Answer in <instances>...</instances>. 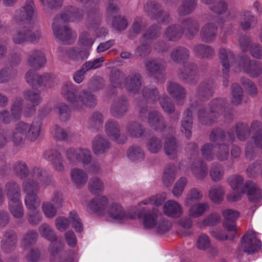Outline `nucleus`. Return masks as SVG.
Masks as SVG:
<instances>
[{
    "label": "nucleus",
    "mask_w": 262,
    "mask_h": 262,
    "mask_svg": "<svg viewBox=\"0 0 262 262\" xmlns=\"http://www.w3.org/2000/svg\"><path fill=\"white\" fill-rule=\"evenodd\" d=\"M41 126V122L37 120L33 121L31 124L20 121L15 124L14 129L11 130L9 139H11L16 146L24 144L26 139L35 142L40 135Z\"/></svg>",
    "instance_id": "obj_1"
},
{
    "label": "nucleus",
    "mask_w": 262,
    "mask_h": 262,
    "mask_svg": "<svg viewBox=\"0 0 262 262\" xmlns=\"http://www.w3.org/2000/svg\"><path fill=\"white\" fill-rule=\"evenodd\" d=\"M144 10L151 20L157 21L159 24L167 25L172 21L170 13L157 1H148L144 5Z\"/></svg>",
    "instance_id": "obj_2"
},
{
    "label": "nucleus",
    "mask_w": 262,
    "mask_h": 262,
    "mask_svg": "<svg viewBox=\"0 0 262 262\" xmlns=\"http://www.w3.org/2000/svg\"><path fill=\"white\" fill-rule=\"evenodd\" d=\"M40 31L33 29L31 27L24 26L16 29L13 33L12 40L16 45L26 43H37L41 38Z\"/></svg>",
    "instance_id": "obj_3"
},
{
    "label": "nucleus",
    "mask_w": 262,
    "mask_h": 262,
    "mask_svg": "<svg viewBox=\"0 0 262 262\" xmlns=\"http://www.w3.org/2000/svg\"><path fill=\"white\" fill-rule=\"evenodd\" d=\"M180 80L186 84L195 85L199 80V70L193 62H185L178 70Z\"/></svg>",
    "instance_id": "obj_4"
},
{
    "label": "nucleus",
    "mask_w": 262,
    "mask_h": 262,
    "mask_svg": "<svg viewBox=\"0 0 262 262\" xmlns=\"http://www.w3.org/2000/svg\"><path fill=\"white\" fill-rule=\"evenodd\" d=\"M35 8L33 1L27 0L23 6L15 11L13 20L20 25L29 24L33 18Z\"/></svg>",
    "instance_id": "obj_5"
},
{
    "label": "nucleus",
    "mask_w": 262,
    "mask_h": 262,
    "mask_svg": "<svg viewBox=\"0 0 262 262\" xmlns=\"http://www.w3.org/2000/svg\"><path fill=\"white\" fill-rule=\"evenodd\" d=\"M105 133L109 138L118 144H124L128 140L124 133H122L119 123L113 119H108L104 125Z\"/></svg>",
    "instance_id": "obj_6"
},
{
    "label": "nucleus",
    "mask_w": 262,
    "mask_h": 262,
    "mask_svg": "<svg viewBox=\"0 0 262 262\" xmlns=\"http://www.w3.org/2000/svg\"><path fill=\"white\" fill-rule=\"evenodd\" d=\"M256 233L248 231L242 237L241 245L238 247L240 251L251 254L257 251L262 246L260 240L256 238Z\"/></svg>",
    "instance_id": "obj_7"
},
{
    "label": "nucleus",
    "mask_w": 262,
    "mask_h": 262,
    "mask_svg": "<svg viewBox=\"0 0 262 262\" xmlns=\"http://www.w3.org/2000/svg\"><path fill=\"white\" fill-rule=\"evenodd\" d=\"M208 108L210 113L216 115L217 119L220 116L230 115L232 108L228 101L225 98H216L208 103Z\"/></svg>",
    "instance_id": "obj_8"
},
{
    "label": "nucleus",
    "mask_w": 262,
    "mask_h": 262,
    "mask_svg": "<svg viewBox=\"0 0 262 262\" xmlns=\"http://www.w3.org/2000/svg\"><path fill=\"white\" fill-rule=\"evenodd\" d=\"M240 68L251 78H257L262 74V62L242 57L239 63Z\"/></svg>",
    "instance_id": "obj_9"
},
{
    "label": "nucleus",
    "mask_w": 262,
    "mask_h": 262,
    "mask_svg": "<svg viewBox=\"0 0 262 262\" xmlns=\"http://www.w3.org/2000/svg\"><path fill=\"white\" fill-rule=\"evenodd\" d=\"M215 84L211 78L202 80L196 89V97L202 101L207 100L212 97L214 93Z\"/></svg>",
    "instance_id": "obj_10"
},
{
    "label": "nucleus",
    "mask_w": 262,
    "mask_h": 262,
    "mask_svg": "<svg viewBox=\"0 0 262 262\" xmlns=\"http://www.w3.org/2000/svg\"><path fill=\"white\" fill-rule=\"evenodd\" d=\"M146 73L149 77L162 75L166 69L165 62L159 58H150L144 62Z\"/></svg>",
    "instance_id": "obj_11"
},
{
    "label": "nucleus",
    "mask_w": 262,
    "mask_h": 262,
    "mask_svg": "<svg viewBox=\"0 0 262 262\" xmlns=\"http://www.w3.org/2000/svg\"><path fill=\"white\" fill-rule=\"evenodd\" d=\"M76 2L82 4L92 6L91 9L86 6L88 9V17L86 25L89 28H95L99 25L101 18V15L98 12V8L96 3L91 2V0H75Z\"/></svg>",
    "instance_id": "obj_12"
},
{
    "label": "nucleus",
    "mask_w": 262,
    "mask_h": 262,
    "mask_svg": "<svg viewBox=\"0 0 262 262\" xmlns=\"http://www.w3.org/2000/svg\"><path fill=\"white\" fill-rule=\"evenodd\" d=\"M104 61V57H100L93 61L85 62L81 67V68L76 71L73 74L74 81L77 83L82 82L84 79V75L86 72L100 68L101 66V63Z\"/></svg>",
    "instance_id": "obj_13"
},
{
    "label": "nucleus",
    "mask_w": 262,
    "mask_h": 262,
    "mask_svg": "<svg viewBox=\"0 0 262 262\" xmlns=\"http://www.w3.org/2000/svg\"><path fill=\"white\" fill-rule=\"evenodd\" d=\"M235 139V135L233 131L226 133L225 131L219 128H215L212 130L209 136V140L217 144H231Z\"/></svg>",
    "instance_id": "obj_14"
},
{
    "label": "nucleus",
    "mask_w": 262,
    "mask_h": 262,
    "mask_svg": "<svg viewBox=\"0 0 262 262\" xmlns=\"http://www.w3.org/2000/svg\"><path fill=\"white\" fill-rule=\"evenodd\" d=\"M18 241L17 233L12 229L6 230L3 234L1 242L2 250L6 253H10L16 247Z\"/></svg>",
    "instance_id": "obj_15"
},
{
    "label": "nucleus",
    "mask_w": 262,
    "mask_h": 262,
    "mask_svg": "<svg viewBox=\"0 0 262 262\" xmlns=\"http://www.w3.org/2000/svg\"><path fill=\"white\" fill-rule=\"evenodd\" d=\"M166 90L170 96L179 105H182L187 96L186 89L178 83L168 81Z\"/></svg>",
    "instance_id": "obj_16"
},
{
    "label": "nucleus",
    "mask_w": 262,
    "mask_h": 262,
    "mask_svg": "<svg viewBox=\"0 0 262 262\" xmlns=\"http://www.w3.org/2000/svg\"><path fill=\"white\" fill-rule=\"evenodd\" d=\"M129 103L125 96H121L116 99L111 105L110 112L116 118H122L127 112Z\"/></svg>",
    "instance_id": "obj_17"
},
{
    "label": "nucleus",
    "mask_w": 262,
    "mask_h": 262,
    "mask_svg": "<svg viewBox=\"0 0 262 262\" xmlns=\"http://www.w3.org/2000/svg\"><path fill=\"white\" fill-rule=\"evenodd\" d=\"M96 104V97L90 92L82 90L78 94V97L73 108L77 110H81L83 106L92 108Z\"/></svg>",
    "instance_id": "obj_18"
},
{
    "label": "nucleus",
    "mask_w": 262,
    "mask_h": 262,
    "mask_svg": "<svg viewBox=\"0 0 262 262\" xmlns=\"http://www.w3.org/2000/svg\"><path fill=\"white\" fill-rule=\"evenodd\" d=\"M43 158L51 162L53 168L57 171L62 172L64 169L63 160L60 152L55 149H49L44 151Z\"/></svg>",
    "instance_id": "obj_19"
},
{
    "label": "nucleus",
    "mask_w": 262,
    "mask_h": 262,
    "mask_svg": "<svg viewBox=\"0 0 262 262\" xmlns=\"http://www.w3.org/2000/svg\"><path fill=\"white\" fill-rule=\"evenodd\" d=\"M142 77L139 72H133L124 80L126 90L133 94L138 93L142 85Z\"/></svg>",
    "instance_id": "obj_20"
},
{
    "label": "nucleus",
    "mask_w": 262,
    "mask_h": 262,
    "mask_svg": "<svg viewBox=\"0 0 262 262\" xmlns=\"http://www.w3.org/2000/svg\"><path fill=\"white\" fill-rule=\"evenodd\" d=\"M29 174L31 176L30 179L37 181L46 186L53 184L54 183L52 175L45 169L38 166H34L30 172L29 171Z\"/></svg>",
    "instance_id": "obj_21"
},
{
    "label": "nucleus",
    "mask_w": 262,
    "mask_h": 262,
    "mask_svg": "<svg viewBox=\"0 0 262 262\" xmlns=\"http://www.w3.org/2000/svg\"><path fill=\"white\" fill-rule=\"evenodd\" d=\"M247 193L252 203H257L262 200V190L251 181H246L242 189V193Z\"/></svg>",
    "instance_id": "obj_22"
},
{
    "label": "nucleus",
    "mask_w": 262,
    "mask_h": 262,
    "mask_svg": "<svg viewBox=\"0 0 262 262\" xmlns=\"http://www.w3.org/2000/svg\"><path fill=\"white\" fill-rule=\"evenodd\" d=\"M181 26L183 35L190 39L196 35L200 27L199 21L192 17L185 18L182 21Z\"/></svg>",
    "instance_id": "obj_23"
},
{
    "label": "nucleus",
    "mask_w": 262,
    "mask_h": 262,
    "mask_svg": "<svg viewBox=\"0 0 262 262\" xmlns=\"http://www.w3.org/2000/svg\"><path fill=\"white\" fill-rule=\"evenodd\" d=\"M125 129L126 135L134 139L142 138L146 132V128L144 125L135 120L129 121L125 125Z\"/></svg>",
    "instance_id": "obj_24"
},
{
    "label": "nucleus",
    "mask_w": 262,
    "mask_h": 262,
    "mask_svg": "<svg viewBox=\"0 0 262 262\" xmlns=\"http://www.w3.org/2000/svg\"><path fill=\"white\" fill-rule=\"evenodd\" d=\"M220 61L223 67V72L226 74L229 72L230 67L235 61V56L234 53L229 49L221 48L219 50Z\"/></svg>",
    "instance_id": "obj_25"
},
{
    "label": "nucleus",
    "mask_w": 262,
    "mask_h": 262,
    "mask_svg": "<svg viewBox=\"0 0 262 262\" xmlns=\"http://www.w3.org/2000/svg\"><path fill=\"white\" fill-rule=\"evenodd\" d=\"M27 62L30 67L39 69L44 66L46 58L42 51L34 49L28 53Z\"/></svg>",
    "instance_id": "obj_26"
},
{
    "label": "nucleus",
    "mask_w": 262,
    "mask_h": 262,
    "mask_svg": "<svg viewBox=\"0 0 262 262\" xmlns=\"http://www.w3.org/2000/svg\"><path fill=\"white\" fill-rule=\"evenodd\" d=\"M217 34V27L212 23H207L201 28L200 36L201 40L207 43L214 41Z\"/></svg>",
    "instance_id": "obj_27"
},
{
    "label": "nucleus",
    "mask_w": 262,
    "mask_h": 262,
    "mask_svg": "<svg viewBox=\"0 0 262 262\" xmlns=\"http://www.w3.org/2000/svg\"><path fill=\"white\" fill-rule=\"evenodd\" d=\"M138 217L143 219V225L146 228H152L158 221V214L155 208L151 210L143 208L138 213Z\"/></svg>",
    "instance_id": "obj_28"
},
{
    "label": "nucleus",
    "mask_w": 262,
    "mask_h": 262,
    "mask_svg": "<svg viewBox=\"0 0 262 262\" xmlns=\"http://www.w3.org/2000/svg\"><path fill=\"white\" fill-rule=\"evenodd\" d=\"M165 154L170 159H174L180 154L181 147L174 137L166 139L163 145Z\"/></svg>",
    "instance_id": "obj_29"
},
{
    "label": "nucleus",
    "mask_w": 262,
    "mask_h": 262,
    "mask_svg": "<svg viewBox=\"0 0 262 262\" xmlns=\"http://www.w3.org/2000/svg\"><path fill=\"white\" fill-rule=\"evenodd\" d=\"M148 123L156 131L163 132L166 128V123L163 115L158 111H152L148 114Z\"/></svg>",
    "instance_id": "obj_30"
},
{
    "label": "nucleus",
    "mask_w": 262,
    "mask_h": 262,
    "mask_svg": "<svg viewBox=\"0 0 262 262\" xmlns=\"http://www.w3.org/2000/svg\"><path fill=\"white\" fill-rule=\"evenodd\" d=\"M181 25L172 24L167 26L163 32V37L169 41L176 42L180 40L183 35Z\"/></svg>",
    "instance_id": "obj_31"
},
{
    "label": "nucleus",
    "mask_w": 262,
    "mask_h": 262,
    "mask_svg": "<svg viewBox=\"0 0 262 262\" xmlns=\"http://www.w3.org/2000/svg\"><path fill=\"white\" fill-rule=\"evenodd\" d=\"M111 146V142L103 136L97 135L92 142V149L97 155L105 153Z\"/></svg>",
    "instance_id": "obj_32"
},
{
    "label": "nucleus",
    "mask_w": 262,
    "mask_h": 262,
    "mask_svg": "<svg viewBox=\"0 0 262 262\" xmlns=\"http://www.w3.org/2000/svg\"><path fill=\"white\" fill-rule=\"evenodd\" d=\"M77 86L70 82L65 83L61 89L62 96L67 101L71 103L73 107L78 97V95L77 94Z\"/></svg>",
    "instance_id": "obj_33"
},
{
    "label": "nucleus",
    "mask_w": 262,
    "mask_h": 262,
    "mask_svg": "<svg viewBox=\"0 0 262 262\" xmlns=\"http://www.w3.org/2000/svg\"><path fill=\"white\" fill-rule=\"evenodd\" d=\"M181 131L187 139L191 137V129L193 124L192 112L190 108H187L184 112L181 121Z\"/></svg>",
    "instance_id": "obj_34"
},
{
    "label": "nucleus",
    "mask_w": 262,
    "mask_h": 262,
    "mask_svg": "<svg viewBox=\"0 0 262 262\" xmlns=\"http://www.w3.org/2000/svg\"><path fill=\"white\" fill-rule=\"evenodd\" d=\"M190 170L194 176L198 179L203 180L207 176L208 168L206 164L200 159H195L193 161Z\"/></svg>",
    "instance_id": "obj_35"
},
{
    "label": "nucleus",
    "mask_w": 262,
    "mask_h": 262,
    "mask_svg": "<svg viewBox=\"0 0 262 262\" xmlns=\"http://www.w3.org/2000/svg\"><path fill=\"white\" fill-rule=\"evenodd\" d=\"M5 192L8 201L16 200L21 198V188L17 182L9 180L5 185Z\"/></svg>",
    "instance_id": "obj_36"
},
{
    "label": "nucleus",
    "mask_w": 262,
    "mask_h": 262,
    "mask_svg": "<svg viewBox=\"0 0 262 262\" xmlns=\"http://www.w3.org/2000/svg\"><path fill=\"white\" fill-rule=\"evenodd\" d=\"M198 0H182L177 9L180 16H186L191 14L196 8Z\"/></svg>",
    "instance_id": "obj_37"
},
{
    "label": "nucleus",
    "mask_w": 262,
    "mask_h": 262,
    "mask_svg": "<svg viewBox=\"0 0 262 262\" xmlns=\"http://www.w3.org/2000/svg\"><path fill=\"white\" fill-rule=\"evenodd\" d=\"M38 236V233L35 230H28L22 236L20 242L21 248L24 250H27L33 246L36 243Z\"/></svg>",
    "instance_id": "obj_38"
},
{
    "label": "nucleus",
    "mask_w": 262,
    "mask_h": 262,
    "mask_svg": "<svg viewBox=\"0 0 262 262\" xmlns=\"http://www.w3.org/2000/svg\"><path fill=\"white\" fill-rule=\"evenodd\" d=\"M239 23L242 29L248 30L250 29L257 23V18L251 12L242 11L239 15Z\"/></svg>",
    "instance_id": "obj_39"
},
{
    "label": "nucleus",
    "mask_w": 262,
    "mask_h": 262,
    "mask_svg": "<svg viewBox=\"0 0 262 262\" xmlns=\"http://www.w3.org/2000/svg\"><path fill=\"white\" fill-rule=\"evenodd\" d=\"M189 56L190 51L183 46H178L173 49L170 53L171 60L176 63L187 60Z\"/></svg>",
    "instance_id": "obj_40"
},
{
    "label": "nucleus",
    "mask_w": 262,
    "mask_h": 262,
    "mask_svg": "<svg viewBox=\"0 0 262 262\" xmlns=\"http://www.w3.org/2000/svg\"><path fill=\"white\" fill-rule=\"evenodd\" d=\"M108 203L105 196H98L92 199L89 204V207L93 211L100 213L106 208Z\"/></svg>",
    "instance_id": "obj_41"
},
{
    "label": "nucleus",
    "mask_w": 262,
    "mask_h": 262,
    "mask_svg": "<svg viewBox=\"0 0 262 262\" xmlns=\"http://www.w3.org/2000/svg\"><path fill=\"white\" fill-rule=\"evenodd\" d=\"M108 203L105 196H98L92 199L89 204V207L93 211L100 213L106 208Z\"/></svg>",
    "instance_id": "obj_42"
},
{
    "label": "nucleus",
    "mask_w": 262,
    "mask_h": 262,
    "mask_svg": "<svg viewBox=\"0 0 262 262\" xmlns=\"http://www.w3.org/2000/svg\"><path fill=\"white\" fill-rule=\"evenodd\" d=\"M199 121L202 124L206 125H211L217 121L216 115H214L210 112H207L206 108L204 107H200L197 113Z\"/></svg>",
    "instance_id": "obj_43"
},
{
    "label": "nucleus",
    "mask_w": 262,
    "mask_h": 262,
    "mask_svg": "<svg viewBox=\"0 0 262 262\" xmlns=\"http://www.w3.org/2000/svg\"><path fill=\"white\" fill-rule=\"evenodd\" d=\"M177 173V168L174 165L169 164L164 169L162 177L163 184L167 187H170L174 181Z\"/></svg>",
    "instance_id": "obj_44"
},
{
    "label": "nucleus",
    "mask_w": 262,
    "mask_h": 262,
    "mask_svg": "<svg viewBox=\"0 0 262 262\" xmlns=\"http://www.w3.org/2000/svg\"><path fill=\"white\" fill-rule=\"evenodd\" d=\"M193 52L198 57L201 58H211L214 55V51L211 47L202 43L195 45Z\"/></svg>",
    "instance_id": "obj_45"
},
{
    "label": "nucleus",
    "mask_w": 262,
    "mask_h": 262,
    "mask_svg": "<svg viewBox=\"0 0 262 262\" xmlns=\"http://www.w3.org/2000/svg\"><path fill=\"white\" fill-rule=\"evenodd\" d=\"M201 2L209 5V9L213 12L218 14H225L228 10V5L223 0H219L213 3L214 0H201Z\"/></svg>",
    "instance_id": "obj_46"
},
{
    "label": "nucleus",
    "mask_w": 262,
    "mask_h": 262,
    "mask_svg": "<svg viewBox=\"0 0 262 262\" xmlns=\"http://www.w3.org/2000/svg\"><path fill=\"white\" fill-rule=\"evenodd\" d=\"M13 173L20 179H25L29 175V169L27 164L23 161H17L12 164Z\"/></svg>",
    "instance_id": "obj_47"
},
{
    "label": "nucleus",
    "mask_w": 262,
    "mask_h": 262,
    "mask_svg": "<svg viewBox=\"0 0 262 262\" xmlns=\"http://www.w3.org/2000/svg\"><path fill=\"white\" fill-rule=\"evenodd\" d=\"M38 232L41 236L51 242V243L58 241V236L54 230L50 225L46 223H42L39 226Z\"/></svg>",
    "instance_id": "obj_48"
},
{
    "label": "nucleus",
    "mask_w": 262,
    "mask_h": 262,
    "mask_svg": "<svg viewBox=\"0 0 262 262\" xmlns=\"http://www.w3.org/2000/svg\"><path fill=\"white\" fill-rule=\"evenodd\" d=\"M109 216L117 221H121L124 219L128 218L125 213L122 207L117 203H112L108 209Z\"/></svg>",
    "instance_id": "obj_49"
},
{
    "label": "nucleus",
    "mask_w": 262,
    "mask_h": 262,
    "mask_svg": "<svg viewBox=\"0 0 262 262\" xmlns=\"http://www.w3.org/2000/svg\"><path fill=\"white\" fill-rule=\"evenodd\" d=\"M164 213L169 216L179 217L182 214L181 206L174 201H169L164 206Z\"/></svg>",
    "instance_id": "obj_50"
},
{
    "label": "nucleus",
    "mask_w": 262,
    "mask_h": 262,
    "mask_svg": "<svg viewBox=\"0 0 262 262\" xmlns=\"http://www.w3.org/2000/svg\"><path fill=\"white\" fill-rule=\"evenodd\" d=\"M143 98L148 103H154L161 96L158 89L153 85L145 86L142 90Z\"/></svg>",
    "instance_id": "obj_51"
},
{
    "label": "nucleus",
    "mask_w": 262,
    "mask_h": 262,
    "mask_svg": "<svg viewBox=\"0 0 262 262\" xmlns=\"http://www.w3.org/2000/svg\"><path fill=\"white\" fill-rule=\"evenodd\" d=\"M69 18L64 11V12L62 13L60 15H56L53 20L52 23V29L54 35L56 37H59L61 39H66V37L61 34H59L58 29H60V27L66 22H68Z\"/></svg>",
    "instance_id": "obj_52"
},
{
    "label": "nucleus",
    "mask_w": 262,
    "mask_h": 262,
    "mask_svg": "<svg viewBox=\"0 0 262 262\" xmlns=\"http://www.w3.org/2000/svg\"><path fill=\"white\" fill-rule=\"evenodd\" d=\"M9 210L15 218L21 219L24 215V208L20 199L8 201Z\"/></svg>",
    "instance_id": "obj_53"
},
{
    "label": "nucleus",
    "mask_w": 262,
    "mask_h": 262,
    "mask_svg": "<svg viewBox=\"0 0 262 262\" xmlns=\"http://www.w3.org/2000/svg\"><path fill=\"white\" fill-rule=\"evenodd\" d=\"M73 182L77 187L84 185L88 179V176L85 172L80 169L75 168L71 172Z\"/></svg>",
    "instance_id": "obj_54"
},
{
    "label": "nucleus",
    "mask_w": 262,
    "mask_h": 262,
    "mask_svg": "<svg viewBox=\"0 0 262 262\" xmlns=\"http://www.w3.org/2000/svg\"><path fill=\"white\" fill-rule=\"evenodd\" d=\"M103 122L102 115L98 112H94L89 118L88 127L93 130H99L102 128Z\"/></svg>",
    "instance_id": "obj_55"
},
{
    "label": "nucleus",
    "mask_w": 262,
    "mask_h": 262,
    "mask_svg": "<svg viewBox=\"0 0 262 262\" xmlns=\"http://www.w3.org/2000/svg\"><path fill=\"white\" fill-rule=\"evenodd\" d=\"M203 196V193L201 190L196 188H191L187 194L185 200V205L187 206H190L196 202L200 201Z\"/></svg>",
    "instance_id": "obj_56"
},
{
    "label": "nucleus",
    "mask_w": 262,
    "mask_h": 262,
    "mask_svg": "<svg viewBox=\"0 0 262 262\" xmlns=\"http://www.w3.org/2000/svg\"><path fill=\"white\" fill-rule=\"evenodd\" d=\"M209 175L213 182H219L223 179L224 170L223 166L217 162L213 163L210 168Z\"/></svg>",
    "instance_id": "obj_57"
},
{
    "label": "nucleus",
    "mask_w": 262,
    "mask_h": 262,
    "mask_svg": "<svg viewBox=\"0 0 262 262\" xmlns=\"http://www.w3.org/2000/svg\"><path fill=\"white\" fill-rule=\"evenodd\" d=\"M127 156L132 161H141L145 158V152L143 148L140 146L133 145L127 150Z\"/></svg>",
    "instance_id": "obj_58"
},
{
    "label": "nucleus",
    "mask_w": 262,
    "mask_h": 262,
    "mask_svg": "<svg viewBox=\"0 0 262 262\" xmlns=\"http://www.w3.org/2000/svg\"><path fill=\"white\" fill-rule=\"evenodd\" d=\"M250 128L252 130H255L252 139L255 145L262 148V123L258 121H254L252 122Z\"/></svg>",
    "instance_id": "obj_59"
},
{
    "label": "nucleus",
    "mask_w": 262,
    "mask_h": 262,
    "mask_svg": "<svg viewBox=\"0 0 262 262\" xmlns=\"http://www.w3.org/2000/svg\"><path fill=\"white\" fill-rule=\"evenodd\" d=\"M161 27L157 24H154L148 27L141 36V39L145 40H154L161 35Z\"/></svg>",
    "instance_id": "obj_60"
},
{
    "label": "nucleus",
    "mask_w": 262,
    "mask_h": 262,
    "mask_svg": "<svg viewBox=\"0 0 262 262\" xmlns=\"http://www.w3.org/2000/svg\"><path fill=\"white\" fill-rule=\"evenodd\" d=\"M224 191L223 187L220 185H216L211 187L209 196L214 203H220L223 200Z\"/></svg>",
    "instance_id": "obj_61"
},
{
    "label": "nucleus",
    "mask_w": 262,
    "mask_h": 262,
    "mask_svg": "<svg viewBox=\"0 0 262 262\" xmlns=\"http://www.w3.org/2000/svg\"><path fill=\"white\" fill-rule=\"evenodd\" d=\"M159 103L164 112L172 114L175 111V105L171 99L167 95L163 94L159 98Z\"/></svg>",
    "instance_id": "obj_62"
},
{
    "label": "nucleus",
    "mask_w": 262,
    "mask_h": 262,
    "mask_svg": "<svg viewBox=\"0 0 262 262\" xmlns=\"http://www.w3.org/2000/svg\"><path fill=\"white\" fill-rule=\"evenodd\" d=\"M235 130L237 137L241 141H244L250 137V129L246 123H237L236 124Z\"/></svg>",
    "instance_id": "obj_63"
},
{
    "label": "nucleus",
    "mask_w": 262,
    "mask_h": 262,
    "mask_svg": "<svg viewBox=\"0 0 262 262\" xmlns=\"http://www.w3.org/2000/svg\"><path fill=\"white\" fill-rule=\"evenodd\" d=\"M190 206L189 210V215L194 218L201 216L209 208V205L206 202L193 204Z\"/></svg>",
    "instance_id": "obj_64"
}]
</instances>
